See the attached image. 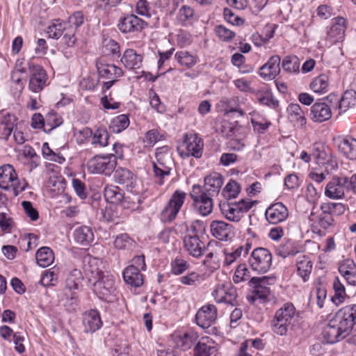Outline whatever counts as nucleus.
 Segmentation results:
<instances>
[{
  "mask_svg": "<svg viewBox=\"0 0 356 356\" xmlns=\"http://www.w3.org/2000/svg\"><path fill=\"white\" fill-rule=\"evenodd\" d=\"M82 324L85 332L93 333L100 329L103 323L99 313L90 309L83 314Z\"/></svg>",
  "mask_w": 356,
  "mask_h": 356,
  "instance_id": "29",
  "label": "nucleus"
},
{
  "mask_svg": "<svg viewBox=\"0 0 356 356\" xmlns=\"http://www.w3.org/2000/svg\"><path fill=\"white\" fill-rule=\"evenodd\" d=\"M92 290L97 296L106 302H113L117 296L115 286V278L109 273L106 272L99 280L91 283Z\"/></svg>",
  "mask_w": 356,
  "mask_h": 356,
  "instance_id": "7",
  "label": "nucleus"
},
{
  "mask_svg": "<svg viewBox=\"0 0 356 356\" xmlns=\"http://www.w3.org/2000/svg\"><path fill=\"white\" fill-rule=\"evenodd\" d=\"M99 265H101V261L98 259L92 257L88 259L87 264L84 266V270L90 283L95 282V280H99L106 273V272H102L99 269Z\"/></svg>",
  "mask_w": 356,
  "mask_h": 356,
  "instance_id": "37",
  "label": "nucleus"
},
{
  "mask_svg": "<svg viewBox=\"0 0 356 356\" xmlns=\"http://www.w3.org/2000/svg\"><path fill=\"white\" fill-rule=\"evenodd\" d=\"M194 10L188 6H183L179 10L177 20L181 25H185L194 18Z\"/></svg>",
  "mask_w": 356,
  "mask_h": 356,
  "instance_id": "54",
  "label": "nucleus"
},
{
  "mask_svg": "<svg viewBox=\"0 0 356 356\" xmlns=\"http://www.w3.org/2000/svg\"><path fill=\"white\" fill-rule=\"evenodd\" d=\"M186 200V193L181 190H176L161 211L160 218L161 221L170 222L174 220L183 207Z\"/></svg>",
  "mask_w": 356,
  "mask_h": 356,
  "instance_id": "8",
  "label": "nucleus"
},
{
  "mask_svg": "<svg viewBox=\"0 0 356 356\" xmlns=\"http://www.w3.org/2000/svg\"><path fill=\"white\" fill-rule=\"evenodd\" d=\"M310 115L314 122H323L332 117L331 107L325 102H316L310 108Z\"/></svg>",
  "mask_w": 356,
  "mask_h": 356,
  "instance_id": "30",
  "label": "nucleus"
},
{
  "mask_svg": "<svg viewBox=\"0 0 356 356\" xmlns=\"http://www.w3.org/2000/svg\"><path fill=\"white\" fill-rule=\"evenodd\" d=\"M218 343L211 337H201L194 348V356H217Z\"/></svg>",
  "mask_w": 356,
  "mask_h": 356,
  "instance_id": "26",
  "label": "nucleus"
},
{
  "mask_svg": "<svg viewBox=\"0 0 356 356\" xmlns=\"http://www.w3.org/2000/svg\"><path fill=\"white\" fill-rule=\"evenodd\" d=\"M203 149V141L197 134L188 133L185 134L184 140L178 147V152L183 158L194 156L200 158Z\"/></svg>",
  "mask_w": 356,
  "mask_h": 356,
  "instance_id": "11",
  "label": "nucleus"
},
{
  "mask_svg": "<svg viewBox=\"0 0 356 356\" xmlns=\"http://www.w3.org/2000/svg\"><path fill=\"white\" fill-rule=\"evenodd\" d=\"M64 22L65 24H67V29L76 31L77 28L83 24L84 15L82 12H75L69 17L67 22Z\"/></svg>",
  "mask_w": 356,
  "mask_h": 356,
  "instance_id": "57",
  "label": "nucleus"
},
{
  "mask_svg": "<svg viewBox=\"0 0 356 356\" xmlns=\"http://www.w3.org/2000/svg\"><path fill=\"white\" fill-rule=\"evenodd\" d=\"M334 296L331 298V301L336 306H339L345 301L346 297L345 287L338 277H335L332 284Z\"/></svg>",
  "mask_w": 356,
  "mask_h": 356,
  "instance_id": "44",
  "label": "nucleus"
},
{
  "mask_svg": "<svg viewBox=\"0 0 356 356\" xmlns=\"http://www.w3.org/2000/svg\"><path fill=\"white\" fill-rule=\"evenodd\" d=\"M223 184L222 176L218 172H212L204 178V188L207 194L215 196L218 194Z\"/></svg>",
  "mask_w": 356,
  "mask_h": 356,
  "instance_id": "34",
  "label": "nucleus"
},
{
  "mask_svg": "<svg viewBox=\"0 0 356 356\" xmlns=\"http://www.w3.org/2000/svg\"><path fill=\"white\" fill-rule=\"evenodd\" d=\"M117 165L116 156L113 154L95 156L87 162V169L92 174L110 175Z\"/></svg>",
  "mask_w": 356,
  "mask_h": 356,
  "instance_id": "10",
  "label": "nucleus"
},
{
  "mask_svg": "<svg viewBox=\"0 0 356 356\" xmlns=\"http://www.w3.org/2000/svg\"><path fill=\"white\" fill-rule=\"evenodd\" d=\"M162 138L163 135L159 132V131L157 129H153L145 133L143 143L146 146L152 147Z\"/></svg>",
  "mask_w": 356,
  "mask_h": 356,
  "instance_id": "61",
  "label": "nucleus"
},
{
  "mask_svg": "<svg viewBox=\"0 0 356 356\" xmlns=\"http://www.w3.org/2000/svg\"><path fill=\"white\" fill-rule=\"evenodd\" d=\"M198 339V333L193 330H179L172 334L174 343L182 350L191 349Z\"/></svg>",
  "mask_w": 356,
  "mask_h": 356,
  "instance_id": "18",
  "label": "nucleus"
},
{
  "mask_svg": "<svg viewBox=\"0 0 356 356\" xmlns=\"http://www.w3.org/2000/svg\"><path fill=\"white\" fill-rule=\"evenodd\" d=\"M250 115V122L252 125L253 131L258 134H264L271 125V122L261 113L253 111L249 113Z\"/></svg>",
  "mask_w": 356,
  "mask_h": 356,
  "instance_id": "35",
  "label": "nucleus"
},
{
  "mask_svg": "<svg viewBox=\"0 0 356 356\" xmlns=\"http://www.w3.org/2000/svg\"><path fill=\"white\" fill-rule=\"evenodd\" d=\"M266 220L271 224H277L286 220L289 216L287 207L282 202L270 204L266 210Z\"/></svg>",
  "mask_w": 356,
  "mask_h": 356,
  "instance_id": "27",
  "label": "nucleus"
},
{
  "mask_svg": "<svg viewBox=\"0 0 356 356\" xmlns=\"http://www.w3.org/2000/svg\"><path fill=\"white\" fill-rule=\"evenodd\" d=\"M327 99L331 102L335 101L337 102L336 108L339 110V113H341L356 104V92L346 90L341 98L334 94H330L327 97Z\"/></svg>",
  "mask_w": 356,
  "mask_h": 356,
  "instance_id": "28",
  "label": "nucleus"
},
{
  "mask_svg": "<svg viewBox=\"0 0 356 356\" xmlns=\"http://www.w3.org/2000/svg\"><path fill=\"white\" fill-rule=\"evenodd\" d=\"M156 161L153 162L154 175L161 179L170 175V168L168 162L170 161V155L166 147L158 148L155 153Z\"/></svg>",
  "mask_w": 356,
  "mask_h": 356,
  "instance_id": "16",
  "label": "nucleus"
},
{
  "mask_svg": "<svg viewBox=\"0 0 356 356\" xmlns=\"http://www.w3.org/2000/svg\"><path fill=\"white\" fill-rule=\"evenodd\" d=\"M250 277V270L248 268L246 264H241L238 265L233 276L234 282L236 284L240 283L248 280Z\"/></svg>",
  "mask_w": 356,
  "mask_h": 356,
  "instance_id": "60",
  "label": "nucleus"
},
{
  "mask_svg": "<svg viewBox=\"0 0 356 356\" xmlns=\"http://www.w3.org/2000/svg\"><path fill=\"white\" fill-rule=\"evenodd\" d=\"M287 112L292 121H296L300 124L305 123L303 112L298 104H291L287 108Z\"/></svg>",
  "mask_w": 356,
  "mask_h": 356,
  "instance_id": "55",
  "label": "nucleus"
},
{
  "mask_svg": "<svg viewBox=\"0 0 356 356\" xmlns=\"http://www.w3.org/2000/svg\"><path fill=\"white\" fill-rule=\"evenodd\" d=\"M130 121L128 115L122 114L113 118L110 124V130L116 134H119L125 130L129 125Z\"/></svg>",
  "mask_w": 356,
  "mask_h": 356,
  "instance_id": "45",
  "label": "nucleus"
},
{
  "mask_svg": "<svg viewBox=\"0 0 356 356\" xmlns=\"http://www.w3.org/2000/svg\"><path fill=\"white\" fill-rule=\"evenodd\" d=\"M113 178L116 183L124 185L132 193L138 194L140 193L138 189L136 177L129 169L118 168L114 172Z\"/></svg>",
  "mask_w": 356,
  "mask_h": 356,
  "instance_id": "19",
  "label": "nucleus"
},
{
  "mask_svg": "<svg viewBox=\"0 0 356 356\" xmlns=\"http://www.w3.org/2000/svg\"><path fill=\"white\" fill-rule=\"evenodd\" d=\"M175 59L181 66L188 69L192 68L199 62V58L196 54L186 50L177 51Z\"/></svg>",
  "mask_w": 356,
  "mask_h": 356,
  "instance_id": "40",
  "label": "nucleus"
},
{
  "mask_svg": "<svg viewBox=\"0 0 356 356\" xmlns=\"http://www.w3.org/2000/svg\"><path fill=\"white\" fill-rule=\"evenodd\" d=\"M346 29V21L343 17L333 18L330 26L327 30L325 45L330 47L342 41L344 38Z\"/></svg>",
  "mask_w": 356,
  "mask_h": 356,
  "instance_id": "13",
  "label": "nucleus"
},
{
  "mask_svg": "<svg viewBox=\"0 0 356 356\" xmlns=\"http://www.w3.org/2000/svg\"><path fill=\"white\" fill-rule=\"evenodd\" d=\"M63 123V118L57 113L50 111L46 115L45 124L47 133L60 126Z\"/></svg>",
  "mask_w": 356,
  "mask_h": 356,
  "instance_id": "52",
  "label": "nucleus"
},
{
  "mask_svg": "<svg viewBox=\"0 0 356 356\" xmlns=\"http://www.w3.org/2000/svg\"><path fill=\"white\" fill-rule=\"evenodd\" d=\"M13 224V220L9 213L6 212H0V228L3 232H11Z\"/></svg>",
  "mask_w": 356,
  "mask_h": 356,
  "instance_id": "63",
  "label": "nucleus"
},
{
  "mask_svg": "<svg viewBox=\"0 0 356 356\" xmlns=\"http://www.w3.org/2000/svg\"><path fill=\"white\" fill-rule=\"evenodd\" d=\"M280 58L278 56H271L266 63L259 69V75L266 80L273 79L280 72Z\"/></svg>",
  "mask_w": 356,
  "mask_h": 356,
  "instance_id": "31",
  "label": "nucleus"
},
{
  "mask_svg": "<svg viewBox=\"0 0 356 356\" xmlns=\"http://www.w3.org/2000/svg\"><path fill=\"white\" fill-rule=\"evenodd\" d=\"M356 324V304L339 309L323 330V336L328 343H334L348 336Z\"/></svg>",
  "mask_w": 356,
  "mask_h": 356,
  "instance_id": "1",
  "label": "nucleus"
},
{
  "mask_svg": "<svg viewBox=\"0 0 356 356\" xmlns=\"http://www.w3.org/2000/svg\"><path fill=\"white\" fill-rule=\"evenodd\" d=\"M29 89L33 92H40L47 86L48 76L45 70L40 65H31L29 73Z\"/></svg>",
  "mask_w": 356,
  "mask_h": 356,
  "instance_id": "17",
  "label": "nucleus"
},
{
  "mask_svg": "<svg viewBox=\"0 0 356 356\" xmlns=\"http://www.w3.org/2000/svg\"><path fill=\"white\" fill-rule=\"evenodd\" d=\"M223 265L229 266L237 261L243 255L236 245L223 250Z\"/></svg>",
  "mask_w": 356,
  "mask_h": 356,
  "instance_id": "51",
  "label": "nucleus"
},
{
  "mask_svg": "<svg viewBox=\"0 0 356 356\" xmlns=\"http://www.w3.org/2000/svg\"><path fill=\"white\" fill-rule=\"evenodd\" d=\"M309 88L314 93L318 95H323L327 93L330 90V79L326 74H321L314 77L309 84Z\"/></svg>",
  "mask_w": 356,
  "mask_h": 356,
  "instance_id": "38",
  "label": "nucleus"
},
{
  "mask_svg": "<svg viewBox=\"0 0 356 356\" xmlns=\"http://www.w3.org/2000/svg\"><path fill=\"white\" fill-rule=\"evenodd\" d=\"M105 200L111 204H119L124 198V193L118 186L107 185L104 190Z\"/></svg>",
  "mask_w": 356,
  "mask_h": 356,
  "instance_id": "43",
  "label": "nucleus"
},
{
  "mask_svg": "<svg viewBox=\"0 0 356 356\" xmlns=\"http://www.w3.org/2000/svg\"><path fill=\"white\" fill-rule=\"evenodd\" d=\"M276 277L273 275L254 277L250 279V283L254 287V293L259 298H266L270 294L269 286L275 284Z\"/></svg>",
  "mask_w": 356,
  "mask_h": 356,
  "instance_id": "25",
  "label": "nucleus"
},
{
  "mask_svg": "<svg viewBox=\"0 0 356 356\" xmlns=\"http://www.w3.org/2000/svg\"><path fill=\"white\" fill-rule=\"evenodd\" d=\"M17 118L15 115L6 113L1 120V126L3 134L6 136L10 135L15 126L16 125Z\"/></svg>",
  "mask_w": 356,
  "mask_h": 356,
  "instance_id": "56",
  "label": "nucleus"
},
{
  "mask_svg": "<svg viewBox=\"0 0 356 356\" xmlns=\"http://www.w3.org/2000/svg\"><path fill=\"white\" fill-rule=\"evenodd\" d=\"M212 296L218 303L234 305L236 298V289L230 283L218 284L212 292Z\"/></svg>",
  "mask_w": 356,
  "mask_h": 356,
  "instance_id": "20",
  "label": "nucleus"
},
{
  "mask_svg": "<svg viewBox=\"0 0 356 356\" xmlns=\"http://www.w3.org/2000/svg\"><path fill=\"white\" fill-rule=\"evenodd\" d=\"M133 243L134 241L125 233L118 235L113 242L115 248L119 250L129 249Z\"/></svg>",
  "mask_w": 356,
  "mask_h": 356,
  "instance_id": "59",
  "label": "nucleus"
},
{
  "mask_svg": "<svg viewBox=\"0 0 356 356\" xmlns=\"http://www.w3.org/2000/svg\"><path fill=\"white\" fill-rule=\"evenodd\" d=\"M348 177L346 176H334L327 184L325 188V195L332 200L344 198L347 190Z\"/></svg>",
  "mask_w": 356,
  "mask_h": 356,
  "instance_id": "15",
  "label": "nucleus"
},
{
  "mask_svg": "<svg viewBox=\"0 0 356 356\" xmlns=\"http://www.w3.org/2000/svg\"><path fill=\"white\" fill-rule=\"evenodd\" d=\"M109 134L105 128H98L92 138V144L99 147H106L108 144Z\"/></svg>",
  "mask_w": 356,
  "mask_h": 356,
  "instance_id": "50",
  "label": "nucleus"
},
{
  "mask_svg": "<svg viewBox=\"0 0 356 356\" xmlns=\"http://www.w3.org/2000/svg\"><path fill=\"white\" fill-rule=\"evenodd\" d=\"M28 186L24 179H19L13 165L7 164L0 167V188L12 191L17 196Z\"/></svg>",
  "mask_w": 356,
  "mask_h": 356,
  "instance_id": "3",
  "label": "nucleus"
},
{
  "mask_svg": "<svg viewBox=\"0 0 356 356\" xmlns=\"http://www.w3.org/2000/svg\"><path fill=\"white\" fill-rule=\"evenodd\" d=\"M202 280V276L200 273L194 271L179 278V281L181 284L189 286L198 284Z\"/></svg>",
  "mask_w": 356,
  "mask_h": 356,
  "instance_id": "64",
  "label": "nucleus"
},
{
  "mask_svg": "<svg viewBox=\"0 0 356 356\" xmlns=\"http://www.w3.org/2000/svg\"><path fill=\"white\" fill-rule=\"evenodd\" d=\"M339 153L350 160L356 159V139L350 136H338L334 139Z\"/></svg>",
  "mask_w": 356,
  "mask_h": 356,
  "instance_id": "22",
  "label": "nucleus"
},
{
  "mask_svg": "<svg viewBox=\"0 0 356 356\" xmlns=\"http://www.w3.org/2000/svg\"><path fill=\"white\" fill-rule=\"evenodd\" d=\"M190 195L193 200L195 209L200 215L207 216L212 212L213 196L207 194L201 186L197 184L193 185Z\"/></svg>",
  "mask_w": 356,
  "mask_h": 356,
  "instance_id": "9",
  "label": "nucleus"
},
{
  "mask_svg": "<svg viewBox=\"0 0 356 356\" xmlns=\"http://www.w3.org/2000/svg\"><path fill=\"white\" fill-rule=\"evenodd\" d=\"M252 206V201L246 199L235 202H222L219 204L221 214L227 220L234 222H239Z\"/></svg>",
  "mask_w": 356,
  "mask_h": 356,
  "instance_id": "6",
  "label": "nucleus"
},
{
  "mask_svg": "<svg viewBox=\"0 0 356 356\" xmlns=\"http://www.w3.org/2000/svg\"><path fill=\"white\" fill-rule=\"evenodd\" d=\"M143 57L133 49H126L120 59L121 63L128 70L139 69L142 66Z\"/></svg>",
  "mask_w": 356,
  "mask_h": 356,
  "instance_id": "33",
  "label": "nucleus"
},
{
  "mask_svg": "<svg viewBox=\"0 0 356 356\" xmlns=\"http://www.w3.org/2000/svg\"><path fill=\"white\" fill-rule=\"evenodd\" d=\"M73 236L74 241L82 245H90L94 240L93 230L87 225H81L75 228Z\"/></svg>",
  "mask_w": 356,
  "mask_h": 356,
  "instance_id": "36",
  "label": "nucleus"
},
{
  "mask_svg": "<svg viewBox=\"0 0 356 356\" xmlns=\"http://www.w3.org/2000/svg\"><path fill=\"white\" fill-rule=\"evenodd\" d=\"M66 29L67 24L60 19H56L48 27L47 33L50 38L58 39Z\"/></svg>",
  "mask_w": 356,
  "mask_h": 356,
  "instance_id": "47",
  "label": "nucleus"
},
{
  "mask_svg": "<svg viewBox=\"0 0 356 356\" xmlns=\"http://www.w3.org/2000/svg\"><path fill=\"white\" fill-rule=\"evenodd\" d=\"M123 279L127 284L134 287H139L143 283V276L140 271L133 266H128L124 270Z\"/></svg>",
  "mask_w": 356,
  "mask_h": 356,
  "instance_id": "41",
  "label": "nucleus"
},
{
  "mask_svg": "<svg viewBox=\"0 0 356 356\" xmlns=\"http://www.w3.org/2000/svg\"><path fill=\"white\" fill-rule=\"evenodd\" d=\"M83 280L82 273L80 270H72L66 279L65 288L63 291L65 305L70 311H74L78 305V294L76 291Z\"/></svg>",
  "mask_w": 356,
  "mask_h": 356,
  "instance_id": "5",
  "label": "nucleus"
},
{
  "mask_svg": "<svg viewBox=\"0 0 356 356\" xmlns=\"http://www.w3.org/2000/svg\"><path fill=\"white\" fill-rule=\"evenodd\" d=\"M35 259L39 266L46 268L54 263L55 259L54 253L49 247H41L36 252Z\"/></svg>",
  "mask_w": 356,
  "mask_h": 356,
  "instance_id": "39",
  "label": "nucleus"
},
{
  "mask_svg": "<svg viewBox=\"0 0 356 356\" xmlns=\"http://www.w3.org/2000/svg\"><path fill=\"white\" fill-rule=\"evenodd\" d=\"M218 312L215 305L208 304L202 306L196 314L197 324L205 329L209 327L217 319Z\"/></svg>",
  "mask_w": 356,
  "mask_h": 356,
  "instance_id": "24",
  "label": "nucleus"
},
{
  "mask_svg": "<svg viewBox=\"0 0 356 356\" xmlns=\"http://www.w3.org/2000/svg\"><path fill=\"white\" fill-rule=\"evenodd\" d=\"M309 220L313 232L318 235H324L325 232L334 226V218L322 211L314 212L312 211Z\"/></svg>",
  "mask_w": 356,
  "mask_h": 356,
  "instance_id": "14",
  "label": "nucleus"
},
{
  "mask_svg": "<svg viewBox=\"0 0 356 356\" xmlns=\"http://www.w3.org/2000/svg\"><path fill=\"white\" fill-rule=\"evenodd\" d=\"M312 263L308 258L303 257L298 259L297 261V272L304 282L308 280L312 271Z\"/></svg>",
  "mask_w": 356,
  "mask_h": 356,
  "instance_id": "49",
  "label": "nucleus"
},
{
  "mask_svg": "<svg viewBox=\"0 0 356 356\" xmlns=\"http://www.w3.org/2000/svg\"><path fill=\"white\" fill-rule=\"evenodd\" d=\"M283 70L289 74L299 72L300 61L296 56H287L282 60Z\"/></svg>",
  "mask_w": 356,
  "mask_h": 356,
  "instance_id": "53",
  "label": "nucleus"
},
{
  "mask_svg": "<svg viewBox=\"0 0 356 356\" xmlns=\"http://www.w3.org/2000/svg\"><path fill=\"white\" fill-rule=\"evenodd\" d=\"M147 24L135 15H127L120 18L118 27L124 33L139 32L144 29Z\"/></svg>",
  "mask_w": 356,
  "mask_h": 356,
  "instance_id": "23",
  "label": "nucleus"
},
{
  "mask_svg": "<svg viewBox=\"0 0 356 356\" xmlns=\"http://www.w3.org/2000/svg\"><path fill=\"white\" fill-rule=\"evenodd\" d=\"M211 235L220 241H228L235 236L233 225L222 220H213L210 224Z\"/></svg>",
  "mask_w": 356,
  "mask_h": 356,
  "instance_id": "21",
  "label": "nucleus"
},
{
  "mask_svg": "<svg viewBox=\"0 0 356 356\" xmlns=\"http://www.w3.org/2000/svg\"><path fill=\"white\" fill-rule=\"evenodd\" d=\"M296 314V307L291 302L284 303L275 312L270 321V328L273 332L279 336L286 335Z\"/></svg>",
  "mask_w": 356,
  "mask_h": 356,
  "instance_id": "2",
  "label": "nucleus"
},
{
  "mask_svg": "<svg viewBox=\"0 0 356 356\" xmlns=\"http://www.w3.org/2000/svg\"><path fill=\"white\" fill-rule=\"evenodd\" d=\"M170 266L172 273L178 275L185 272L189 268V264L181 258H176L172 261Z\"/></svg>",
  "mask_w": 356,
  "mask_h": 356,
  "instance_id": "62",
  "label": "nucleus"
},
{
  "mask_svg": "<svg viewBox=\"0 0 356 356\" xmlns=\"http://www.w3.org/2000/svg\"><path fill=\"white\" fill-rule=\"evenodd\" d=\"M272 259V254L268 249L257 248L252 252L248 261L252 270L265 273L270 268Z\"/></svg>",
  "mask_w": 356,
  "mask_h": 356,
  "instance_id": "12",
  "label": "nucleus"
},
{
  "mask_svg": "<svg viewBox=\"0 0 356 356\" xmlns=\"http://www.w3.org/2000/svg\"><path fill=\"white\" fill-rule=\"evenodd\" d=\"M99 74L106 79H117L123 74L122 70L112 64H100L97 65Z\"/></svg>",
  "mask_w": 356,
  "mask_h": 356,
  "instance_id": "42",
  "label": "nucleus"
},
{
  "mask_svg": "<svg viewBox=\"0 0 356 356\" xmlns=\"http://www.w3.org/2000/svg\"><path fill=\"white\" fill-rule=\"evenodd\" d=\"M58 268L56 266L45 270L40 280V283L45 286H54L58 280Z\"/></svg>",
  "mask_w": 356,
  "mask_h": 356,
  "instance_id": "48",
  "label": "nucleus"
},
{
  "mask_svg": "<svg viewBox=\"0 0 356 356\" xmlns=\"http://www.w3.org/2000/svg\"><path fill=\"white\" fill-rule=\"evenodd\" d=\"M298 252V250L295 243L291 240H286L276 248V254L283 258L295 255Z\"/></svg>",
  "mask_w": 356,
  "mask_h": 356,
  "instance_id": "46",
  "label": "nucleus"
},
{
  "mask_svg": "<svg viewBox=\"0 0 356 356\" xmlns=\"http://www.w3.org/2000/svg\"><path fill=\"white\" fill-rule=\"evenodd\" d=\"M300 159L307 163H309L312 159H314L317 165L325 169L327 174L332 172L338 168V162L336 157L327 152L325 149H321L318 146H314L310 154L305 150L301 151Z\"/></svg>",
  "mask_w": 356,
  "mask_h": 356,
  "instance_id": "4",
  "label": "nucleus"
},
{
  "mask_svg": "<svg viewBox=\"0 0 356 356\" xmlns=\"http://www.w3.org/2000/svg\"><path fill=\"white\" fill-rule=\"evenodd\" d=\"M184 247L190 255L197 258L201 257L205 250V245L199 237L191 234H186L184 236Z\"/></svg>",
  "mask_w": 356,
  "mask_h": 356,
  "instance_id": "32",
  "label": "nucleus"
},
{
  "mask_svg": "<svg viewBox=\"0 0 356 356\" xmlns=\"http://www.w3.org/2000/svg\"><path fill=\"white\" fill-rule=\"evenodd\" d=\"M241 191L240 185L234 180H230L222 191V194L225 198H235L239 194Z\"/></svg>",
  "mask_w": 356,
  "mask_h": 356,
  "instance_id": "58",
  "label": "nucleus"
}]
</instances>
